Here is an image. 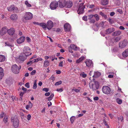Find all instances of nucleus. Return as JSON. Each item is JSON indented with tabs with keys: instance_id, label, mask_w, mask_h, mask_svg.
<instances>
[{
	"instance_id": "c9c22d12",
	"label": "nucleus",
	"mask_w": 128,
	"mask_h": 128,
	"mask_svg": "<svg viewBox=\"0 0 128 128\" xmlns=\"http://www.w3.org/2000/svg\"><path fill=\"white\" fill-rule=\"evenodd\" d=\"M116 101L119 104H121L122 103V100L119 98H117L116 99Z\"/></svg>"
},
{
	"instance_id": "7ed1b4c3",
	"label": "nucleus",
	"mask_w": 128,
	"mask_h": 128,
	"mask_svg": "<svg viewBox=\"0 0 128 128\" xmlns=\"http://www.w3.org/2000/svg\"><path fill=\"white\" fill-rule=\"evenodd\" d=\"M11 120L13 122V125L14 127L15 128H17L19 126V121L16 116H15L14 118H12Z\"/></svg>"
},
{
	"instance_id": "aec40b11",
	"label": "nucleus",
	"mask_w": 128,
	"mask_h": 128,
	"mask_svg": "<svg viewBox=\"0 0 128 128\" xmlns=\"http://www.w3.org/2000/svg\"><path fill=\"white\" fill-rule=\"evenodd\" d=\"M18 16L16 14H12L10 17V18L11 20L16 21L18 19Z\"/></svg>"
},
{
	"instance_id": "2f4dec72",
	"label": "nucleus",
	"mask_w": 128,
	"mask_h": 128,
	"mask_svg": "<svg viewBox=\"0 0 128 128\" xmlns=\"http://www.w3.org/2000/svg\"><path fill=\"white\" fill-rule=\"evenodd\" d=\"M84 58V56H82L78 59L76 61V63H78L81 62Z\"/></svg>"
},
{
	"instance_id": "f8f14e48",
	"label": "nucleus",
	"mask_w": 128,
	"mask_h": 128,
	"mask_svg": "<svg viewBox=\"0 0 128 128\" xmlns=\"http://www.w3.org/2000/svg\"><path fill=\"white\" fill-rule=\"evenodd\" d=\"M8 11L10 12L13 11L14 12H16L18 10L17 8L14 5H11L7 8Z\"/></svg>"
},
{
	"instance_id": "7c9ffc66",
	"label": "nucleus",
	"mask_w": 128,
	"mask_h": 128,
	"mask_svg": "<svg viewBox=\"0 0 128 128\" xmlns=\"http://www.w3.org/2000/svg\"><path fill=\"white\" fill-rule=\"evenodd\" d=\"M108 0H102L101 4L102 5H106L108 4Z\"/></svg>"
},
{
	"instance_id": "774afa93",
	"label": "nucleus",
	"mask_w": 128,
	"mask_h": 128,
	"mask_svg": "<svg viewBox=\"0 0 128 128\" xmlns=\"http://www.w3.org/2000/svg\"><path fill=\"white\" fill-rule=\"evenodd\" d=\"M32 61H30L28 62L27 63V64L29 66H30L32 64Z\"/></svg>"
},
{
	"instance_id": "3c124183",
	"label": "nucleus",
	"mask_w": 128,
	"mask_h": 128,
	"mask_svg": "<svg viewBox=\"0 0 128 128\" xmlns=\"http://www.w3.org/2000/svg\"><path fill=\"white\" fill-rule=\"evenodd\" d=\"M88 7L90 8H92L94 7V4L88 5Z\"/></svg>"
},
{
	"instance_id": "09e8293b",
	"label": "nucleus",
	"mask_w": 128,
	"mask_h": 128,
	"mask_svg": "<svg viewBox=\"0 0 128 128\" xmlns=\"http://www.w3.org/2000/svg\"><path fill=\"white\" fill-rule=\"evenodd\" d=\"M108 21H109V22L111 24H112L114 22V20H113L110 19V18H109L108 19Z\"/></svg>"
},
{
	"instance_id": "f3484780",
	"label": "nucleus",
	"mask_w": 128,
	"mask_h": 128,
	"mask_svg": "<svg viewBox=\"0 0 128 128\" xmlns=\"http://www.w3.org/2000/svg\"><path fill=\"white\" fill-rule=\"evenodd\" d=\"M7 32V28L6 27L2 28L0 31V35L2 36L5 34Z\"/></svg>"
},
{
	"instance_id": "9d476101",
	"label": "nucleus",
	"mask_w": 128,
	"mask_h": 128,
	"mask_svg": "<svg viewBox=\"0 0 128 128\" xmlns=\"http://www.w3.org/2000/svg\"><path fill=\"white\" fill-rule=\"evenodd\" d=\"M47 28L48 30H50L54 26L53 22L50 20L48 21L46 24Z\"/></svg>"
},
{
	"instance_id": "338daca9",
	"label": "nucleus",
	"mask_w": 128,
	"mask_h": 128,
	"mask_svg": "<svg viewBox=\"0 0 128 128\" xmlns=\"http://www.w3.org/2000/svg\"><path fill=\"white\" fill-rule=\"evenodd\" d=\"M100 14L102 16H104V17H106V16L105 15L104 13L102 12H100Z\"/></svg>"
},
{
	"instance_id": "ddd939ff",
	"label": "nucleus",
	"mask_w": 128,
	"mask_h": 128,
	"mask_svg": "<svg viewBox=\"0 0 128 128\" xmlns=\"http://www.w3.org/2000/svg\"><path fill=\"white\" fill-rule=\"evenodd\" d=\"M66 2L65 0H59L58 3L60 7L62 8L66 6Z\"/></svg>"
},
{
	"instance_id": "cd10ccee",
	"label": "nucleus",
	"mask_w": 128,
	"mask_h": 128,
	"mask_svg": "<svg viewBox=\"0 0 128 128\" xmlns=\"http://www.w3.org/2000/svg\"><path fill=\"white\" fill-rule=\"evenodd\" d=\"M14 82V80L11 78H8L6 80V82L9 84H11Z\"/></svg>"
},
{
	"instance_id": "bb28decb",
	"label": "nucleus",
	"mask_w": 128,
	"mask_h": 128,
	"mask_svg": "<svg viewBox=\"0 0 128 128\" xmlns=\"http://www.w3.org/2000/svg\"><path fill=\"white\" fill-rule=\"evenodd\" d=\"M69 47L71 49L75 50L79 49L74 44L71 45Z\"/></svg>"
},
{
	"instance_id": "9b49d317",
	"label": "nucleus",
	"mask_w": 128,
	"mask_h": 128,
	"mask_svg": "<svg viewBox=\"0 0 128 128\" xmlns=\"http://www.w3.org/2000/svg\"><path fill=\"white\" fill-rule=\"evenodd\" d=\"M120 40V38L119 37H114L112 38L110 40V45H112L113 44L118 41Z\"/></svg>"
},
{
	"instance_id": "4c0bfd02",
	"label": "nucleus",
	"mask_w": 128,
	"mask_h": 128,
	"mask_svg": "<svg viewBox=\"0 0 128 128\" xmlns=\"http://www.w3.org/2000/svg\"><path fill=\"white\" fill-rule=\"evenodd\" d=\"M81 76L83 78H85L87 76V74H85L84 72H82L80 74Z\"/></svg>"
},
{
	"instance_id": "a19ab883",
	"label": "nucleus",
	"mask_w": 128,
	"mask_h": 128,
	"mask_svg": "<svg viewBox=\"0 0 128 128\" xmlns=\"http://www.w3.org/2000/svg\"><path fill=\"white\" fill-rule=\"evenodd\" d=\"M118 120L119 122H122L123 120V118L122 116H120L118 118Z\"/></svg>"
},
{
	"instance_id": "052dcab7",
	"label": "nucleus",
	"mask_w": 128,
	"mask_h": 128,
	"mask_svg": "<svg viewBox=\"0 0 128 128\" xmlns=\"http://www.w3.org/2000/svg\"><path fill=\"white\" fill-rule=\"evenodd\" d=\"M82 19L85 21L87 20V17L86 16H84L82 17Z\"/></svg>"
},
{
	"instance_id": "2eb2a0df",
	"label": "nucleus",
	"mask_w": 128,
	"mask_h": 128,
	"mask_svg": "<svg viewBox=\"0 0 128 128\" xmlns=\"http://www.w3.org/2000/svg\"><path fill=\"white\" fill-rule=\"evenodd\" d=\"M86 66L88 67H92L93 64L92 61L90 60H86L85 62Z\"/></svg>"
},
{
	"instance_id": "20e7f679",
	"label": "nucleus",
	"mask_w": 128,
	"mask_h": 128,
	"mask_svg": "<svg viewBox=\"0 0 128 128\" xmlns=\"http://www.w3.org/2000/svg\"><path fill=\"white\" fill-rule=\"evenodd\" d=\"M102 92L106 94H108L110 93L111 89L108 86H103L102 88Z\"/></svg>"
},
{
	"instance_id": "79ce46f5",
	"label": "nucleus",
	"mask_w": 128,
	"mask_h": 128,
	"mask_svg": "<svg viewBox=\"0 0 128 128\" xmlns=\"http://www.w3.org/2000/svg\"><path fill=\"white\" fill-rule=\"evenodd\" d=\"M106 31H102L100 32V34H101L102 36H105L106 34Z\"/></svg>"
},
{
	"instance_id": "0eeeda50",
	"label": "nucleus",
	"mask_w": 128,
	"mask_h": 128,
	"mask_svg": "<svg viewBox=\"0 0 128 128\" xmlns=\"http://www.w3.org/2000/svg\"><path fill=\"white\" fill-rule=\"evenodd\" d=\"M128 43V42L127 40H124L119 42V47L121 48H123L127 46Z\"/></svg>"
},
{
	"instance_id": "58836bf2",
	"label": "nucleus",
	"mask_w": 128,
	"mask_h": 128,
	"mask_svg": "<svg viewBox=\"0 0 128 128\" xmlns=\"http://www.w3.org/2000/svg\"><path fill=\"white\" fill-rule=\"evenodd\" d=\"M54 96V94H52L48 98V100L50 101L53 98Z\"/></svg>"
},
{
	"instance_id": "72a5a7b5",
	"label": "nucleus",
	"mask_w": 128,
	"mask_h": 128,
	"mask_svg": "<svg viewBox=\"0 0 128 128\" xmlns=\"http://www.w3.org/2000/svg\"><path fill=\"white\" fill-rule=\"evenodd\" d=\"M37 87V84H36V80H35L34 82V84L32 88L34 89H36Z\"/></svg>"
},
{
	"instance_id": "393cba45",
	"label": "nucleus",
	"mask_w": 128,
	"mask_h": 128,
	"mask_svg": "<svg viewBox=\"0 0 128 128\" xmlns=\"http://www.w3.org/2000/svg\"><path fill=\"white\" fill-rule=\"evenodd\" d=\"M122 34L121 31L118 30L114 32L112 34V36H118Z\"/></svg>"
},
{
	"instance_id": "1a4fd4ad",
	"label": "nucleus",
	"mask_w": 128,
	"mask_h": 128,
	"mask_svg": "<svg viewBox=\"0 0 128 128\" xmlns=\"http://www.w3.org/2000/svg\"><path fill=\"white\" fill-rule=\"evenodd\" d=\"M58 2L56 1L52 2L50 4V7L52 10L56 9L58 6Z\"/></svg>"
},
{
	"instance_id": "de8ad7c7",
	"label": "nucleus",
	"mask_w": 128,
	"mask_h": 128,
	"mask_svg": "<svg viewBox=\"0 0 128 128\" xmlns=\"http://www.w3.org/2000/svg\"><path fill=\"white\" fill-rule=\"evenodd\" d=\"M24 92H21L20 94V98L21 100L22 99V97L23 94H24Z\"/></svg>"
},
{
	"instance_id": "6e6d98bb",
	"label": "nucleus",
	"mask_w": 128,
	"mask_h": 128,
	"mask_svg": "<svg viewBox=\"0 0 128 128\" xmlns=\"http://www.w3.org/2000/svg\"><path fill=\"white\" fill-rule=\"evenodd\" d=\"M26 40L27 42H30L31 40L30 38L28 37H26Z\"/></svg>"
},
{
	"instance_id": "39448f33",
	"label": "nucleus",
	"mask_w": 128,
	"mask_h": 128,
	"mask_svg": "<svg viewBox=\"0 0 128 128\" xmlns=\"http://www.w3.org/2000/svg\"><path fill=\"white\" fill-rule=\"evenodd\" d=\"M32 17L33 15L30 12H27L25 14L23 20L24 22H26V20H31Z\"/></svg>"
},
{
	"instance_id": "f704fd0d",
	"label": "nucleus",
	"mask_w": 128,
	"mask_h": 128,
	"mask_svg": "<svg viewBox=\"0 0 128 128\" xmlns=\"http://www.w3.org/2000/svg\"><path fill=\"white\" fill-rule=\"evenodd\" d=\"M76 119V117L75 116H72L70 118V120L71 123L72 124Z\"/></svg>"
},
{
	"instance_id": "f03ea898",
	"label": "nucleus",
	"mask_w": 128,
	"mask_h": 128,
	"mask_svg": "<svg viewBox=\"0 0 128 128\" xmlns=\"http://www.w3.org/2000/svg\"><path fill=\"white\" fill-rule=\"evenodd\" d=\"M89 86L90 88L94 90L98 89L99 87V83L96 81H95L93 83H90Z\"/></svg>"
},
{
	"instance_id": "5fc2aeb1",
	"label": "nucleus",
	"mask_w": 128,
	"mask_h": 128,
	"mask_svg": "<svg viewBox=\"0 0 128 128\" xmlns=\"http://www.w3.org/2000/svg\"><path fill=\"white\" fill-rule=\"evenodd\" d=\"M36 71L35 70H34L31 72L30 74L31 75H34V74L36 73Z\"/></svg>"
},
{
	"instance_id": "412c9836",
	"label": "nucleus",
	"mask_w": 128,
	"mask_h": 128,
	"mask_svg": "<svg viewBox=\"0 0 128 128\" xmlns=\"http://www.w3.org/2000/svg\"><path fill=\"white\" fill-rule=\"evenodd\" d=\"M122 56L124 58L128 56V48L126 49L122 53Z\"/></svg>"
},
{
	"instance_id": "e2e57ef3",
	"label": "nucleus",
	"mask_w": 128,
	"mask_h": 128,
	"mask_svg": "<svg viewBox=\"0 0 128 128\" xmlns=\"http://www.w3.org/2000/svg\"><path fill=\"white\" fill-rule=\"evenodd\" d=\"M94 16L93 15H90L88 16V18L89 20H91V19Z\"/></svg>"
},
{
	"instance_id": "4468645a",
	"label": "nucleus",
	"mask_w": 128,
	"mask_h": 128,
	"mask_svg": "<svg viewBox=\"0 0 128 128\" xmlns=\"http://www.w3.org/2000/svg\"><path fill=\"white\" fill-rule=\"evenodd\" d=\"M23 52L22 53L25 54H28L30 52V49L28 46L24 47L23 49Z\"/></svg>"
},
{
	"instance_id": "4be33fe9",
	"label": "nucleus",
	"mask_w": 128,
	"mask_h": 128,
	"mask_svg": "<svg viewBox=\"0 0 128 128\" xmlns=\"http://www.w3.org/2000/svg\"><path fill=\"white\" fill-rule=\"evenodd\" d=\"M115 30V29L113 28H111L108 29L106 30V34H109L111 33Z\"/></svg>"
},
{
	"instance_id": "b1692460",
	"label": "nucleus",
	"mask_w": 128,
	"mask_h": 128,
	"mask_svg": "<svg viewBox=\"0 0 128 128\" xmlns=\"http://www.w3.org/2000/svg\"><path fill=\"white\" fill-rule=\"evenodd\" d=\"M4 70L2 68L0 67V80L4 76Z\"/></svg>"
},
{
	"instance_id": "680f3d73",
	"label": "nucleus",
	"mask_w": 128,
	"mask_h": 128,
	"mask_svg": "<svg viewBox=\"0 0 128 128\" xmlns=\"http://www.w3.org/2000/svg\"><path fill=\"white\" fill-rule=\"evenodd\" d=\"M117 11L119 12V13L120 14H122V11L120 9H118L117 10Z\"/></svg>"
},
{
	"instance_id": "e433bc0d",
	"label": "nucleus",
	"mask_w": 128,
	"mask_h": 128,
	"mask_svg": "<svg viewBox=\"0 0 128 128\" xmlns=\"http://www.w3.org/2000/svg\"><path fill=\"white\" fill-rule=\"evenodd\" d=\"M26 6V7H30L32 6L27 1H26L24 2Z\"/></svg>"
},
{
	"instance_id": "c03bdc74",
	"label": "nucleus",
	"mask_w": 128,
	"mask_h": 128,
	"mask_svg": "<svg viewBox=\"0 0 128 128\" xmlns=\"http://www.w3.org/2000/svg\"><path fill=\"white\" fill-rule=\"evenodd\" d=\"M94 16L96 18V20L98 21L99 20V17L98 14H95L94 15Z\"/></svg>"
},
{
	"instance_id": "423d86ee",
	"label": "nucleus",
	"mask_w": 128,
	"mask_h": 128,
	"mask_svg": "<svg viewBox=\"0 0 128 128\" xmlns=\"http://www.w3.org/2000/svg\"><path fill=\"white\" fill-rule=\"evenodd\" d=\"M21 66L19 68L16 64H15L12 66V71L14 73L17 74L19 73Z\"/></svg>"
},
{
	"instance_id": "c756f323",
	"label": "nucleus",
	"mask_w": 128,
	"mask_h": 128,
	"mask_svg": "<svg viewBox=\"0 0 128 128\" xmlns=\"http://www.w3.org/2000/svg\"><path fill=\"white\" fill-rule=\"evenodd\" d=\"M101 74V73L99 72H95L94 75L93 76V77L97 78Z\"/></svg>"
},
{
	"instance_id": "13d9d810",
	"label": "nucleus",
	"mask_w": 128,
	"mask_h": 128,
	"mask_svg": "<svg viewBox=\"0 0 128 128\" xmlns=\"http://www.w3.org/2000/svg\"><path fill=\"white\" fill-rule=\"evenodd\" d=\"M5 46H12L9 44L8 42H6L5 43Z\"/></svg>"
},
{
	"instance_id": "0e129e2a",
	"label": "nucleus",
	"mask_w": 128,
	"mask_h": 128,
	"mask_svg": "<svg viewBox=\"0 0 128 128\" xmlns=\"http://www.w3.org/2000/svg\"><path fill=\"white\" fill-rule=\"evenodd\" d=\"M56 91L58 92H61L63 91L62 88H60L59 89H57Z\"/></svg>"
},
{
	"instance_id": "864d4df0",
	"label": "nucleus",
	"mask_w": 128,
	"mask_h": 128,
	"mask_svg": "<svg viewBox=\"0 0 128 128\" xmlns=\"http://www.w3.org/2000/svg\"><path fill=\"white\" fill-rule=\"evenodd\" d=\"M25 86L27 88H29L30 87L29 83L28 82L26 83L25 84Z\"/></svg>"
},
{
	"instance_id": "8fccbe9b",
	"label": "nucleus",
	"mask_w": 128,
	"mask_h": 128,
	"mask_svg": "<svg viewBox=\"0 0 128 128\" xmlns=\"http://www.w3.org/2000/svg\"><path fill=\"white\" fill-rule=\"evenodd\" d=\"M5 114L3 112H2L0 114V118H2L4 116H6Z\"/></svg>"
},
{
	"instance_id": "ea45409f",
	"label": "nucleus",
	"mask_w": 128,
	"mask_h": 128,
	"mask_svg": "<svg viewBox=\"0 0 128 128\" xmlns=\"http://www.w3.org/2000/svg\"><path fill=\"white\" fill-rule=\"evenodd\" d=\"M8 120V117L7 116H5L4 117V122L6 123L7 122Z\"/></svg>"
},
{
	"instance_id": "5701e85b",
	"label": "nucleus",
	"mask_w": 128,
	"mask_h": 128,
	"mask_svg": "<svg viewBox=\"0 0 128 128\" xmlns=\"http://www.w3.org/2000/svg\"><path fill=\"white\" fill-rule=\"evenodd\" d=\"M72 2L71 1L68 2H66V3L65 6L68 8H70L72 6Z\"/></svg>"
},
{
	"instance_id": "a18cd8bd",
	"label": "nucleus",
	"mask_w": 128,
	"mask_h": 128,
	"mask_svg": "<svg viewBox=\"0 0 128 128\" xmlns=\"http://www.w3.org/2000/svg\"><path fill=\"white\" fill-rule=\"evenodd\" d=\"M28 106H29V107H30V108H31L32 107L33 104L31 103L30 101H29V102L28 105Z\"/></svg>"
},
{
	"instance_id": "603ef678",
	"label": "nucleus",
	"mask_w": 128,
	"mask_h": 128,
	"mask_svg": "<svg viewBox=\"0 0 128 128\" xmlns=\"http://www.w3.org/2000/svg\"><path fill=\"white\" fill-rule=\"evenodd\" d=\"M49 90L48 88H44L42 89L43 91L46 92H48L49 91Z\"/></svg>"
},
{
	"instance_id": "49530a36",
	"label": "nucleus",
	"mask_w": 128,
	"mask_h": 128,
	"mask_svg": "<svg viewBox=\"0 0 128 128\" xmlns=\"http://www.w3.org/2000/svg\"><path fill=\"white\" fill-rule=\"evenodd\" d=\"M104 125L106 126V128H109V126L108 125L106 121L104 120Z\"/></svg>"
},
{
	"instance_id": "37998d69",
	"label": "nucleus",
	"mask_w": 128,
	"mask_h": 128,
	"mask_svg": "<svg viewBox=\"0 0 128 128\" xmlns=\"http://www.w3.org/2000/svg\"><path fill=\"white\" fill-rule=\"evenodd\" d=\"M62 81L61 80H60L56 83L55 84V86H58L61 84Z\"/></svg>"
},
{
	"instance_id": "dca6fc26",
	"label": "nucleus",
	"mask_w": 128,
	"mask_h": 128,
	"mask_svg": "<svg viewBox=\"0 0 128 128\" xmlns=\"http://www.w3.org/2000/svg\"><path fill=\"white\" fill-rule=\"evenodd\" d=\"M64 30L66 32H69L71 29V26L68 23H66L64 25Z\"/></svg>"
},
{
	"instance_id": "a878e982",
	"label": "nucleus",
	"mask_w": 128,
	"mask_h": 128,
	"mask_svg": "<svg viewBox=\"0 0 128 128\" xmlns=\"http://www.w3.org/2000/svg\"><path fill=\"white\" fill-rule=\"evenodd\" d=\"M40 26L42 27L44 30H46L47 28L46 24L44 22L40 23Z\"/></svg>"
},
{
	"instance_id": "a211bd4d",
	"label": "nucleus",
	"mask_w": 128,
	"mask_h": 128,
	"mask_svg": "<svg viewBox=\"0 0 128 128\" xmlns=\"http://www.w3.org/2000/svg\"><path fill=\"white\" fill-rule=\"evenodd\" d=\"M25 38L24 36H22L20 38L18 39L16 41L17 43L18 44H20L23 43L25 40Z\"/></svg>"
},
{
	"instance_id": "473e14b6",
	"label": "nucleus",
	"mask_w": 128,
	"mask_h": 128,
	"mask_svg": "<svg viewBox=\"0 0 128 128\" xmlns=\"http://www.w3.org/2000/svg\"><path fill=\"white\" fill-rule=\"evenodd\" d=\"M5 59V56L3 55H0V62L4 61Z\"/></svg>"
},
{
	"instance_id": "69168bd1",
	"label": "nucleus",
	"mask_w": 128,
	"mask_h": 128,
	"mask_svg": "<svg viewBox=\"0 0 128 128\" xmlns=\"http://www.w3.org/2000/svg\"><path fill=\"white\" fill-rule=\"evenodd\" d=\"M119 29L122 30H124L125 29V28L123 26H120L119 27Z\"/></svg>"
},
{
	"instance_id": "4d7b16f0",
	"label": "nucleus",
	"mask_w": 128,
	"mask_h": 128,
	"mask_svg": "<svg viewBox=\"0 0 128 128\" xmlns=\"http://www.w3.org/2000/svg\"><path fill=\"white\" fill-rule=\"evenodd\" d=\"M31 116L30 114H28L27 116V119L28 120H30L31 118Z\"/></svg>"
},
{
	"instance_id": "bf43d9fd",
	"label": "nucleus",
	"mask_w": 128,
	"mask_h": 128,
	"mask_svg": "<svg viewBox=\"0 0 128 128\" xmlns=\"http://www.w3.org/2000/svg\"><path fill=\"white\" fill-rule=\"evenodd\" d=\"M118 50V48H115L113 49V51L115 52H117Z\"/></svg>"
},
{
	"instance_id": "c85d7f7f",
	"label": "nucleus",
	"mask_w": 128,
	"mask_h": 128,
	"mask_svg": "<svg viewBox=\"0 0 128 128\" xmlns=\"http://www.w3.org/2000/svg\"><path fill=\"white\" fill-rule=\"evenodd\" d=\"M50 62L48 60H45L44 62V66L46 67L50 65Z\"/></svg>"
},
{
	"instance_id": "6e6552de",
	"label": "nucleus",
	"mask_w": 128,
	"mask_h": 128,
	"mask_svg": "<svg viewBox=\"0 0 128 128\" xmlns=\"http://www.w3.org/2000/svg\"><path fill=\"white\" fill-rule=\"evenodd\" d=\"M83 3H81L80 4L77 12L78 14H82L84 12V9L85 8L83 5Z\"/></svg>"
},
{
	"instance_id": "6ab92c4d",
	"label": "nucleus",
	"mask_w": 128,
	"mask_h": 128,
	"mask_svg": "<svg viewBox=\"0 0 128 128\" xmlns=\"http://www.w3.org/2000/svg\"><path fill=\"white\" fill-rule=\"evenodd\" d=\"M8 34L10 35H12L15 32V30L14 28H11L10 29H7Z\"/></svg>"
},
{
	"instance_id": "f257e3e1",
	"label": "nucleus",
	"mask_w": 128,
	"mask_h": 128,
	"mask_svg": "<svg viewBox=\"0 0 128 128\" xmlns=\"http://www.w3.org/2000/svg\"><path fill=\"white\" fill-rule=\"evenodd\" d=\"M32 54V53H30L29 54H25L22 53L18 57H16L15 59L16 61L19 63L23 62L27 58V57Z\"/></svg>"
}]
</instances>
